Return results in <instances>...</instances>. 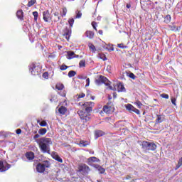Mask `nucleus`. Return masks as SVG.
I'll list each match as a JSON object with an SVG mask.
<instances>
[{
	"label": "nucleus",
	"mask_w": 182,
	"mask_h": 182,
	"mask_svg": "<svg viewBox=\"0 0 182 182\" xmlns=\"http://www.w3.org/2000/svg\"><path fill=\"white\" fill-rule=\"evenodd\" d=\"M36 141L37 144H38L41 153H43V154H51V156L54 160H56V161H58V163H63V159H62V158H60V156H59L56 152L53 151L50 154V146L53 144V142H52V139L41 137L36 140Z\"/></svg>",
	"instance_id": "1"
},
{
	"label": "nucleus",
	"mask_w": 182,
	"mask_h": 182,
	"mask_svg": "<svg viewBox=\"0 0 182 182\" xmlns=\"http://www.w3.org/2000/svg\"><path fill=\"white\" fill-rule=\"evenodd\" d=\"M80 106L82 107V110L77 112L81 120L83 123H87L90 120V117L89 113L93 110V106H95V102H85L84 103L80 102Z\"/></svg>",
	"instance_id": "2"
},
{
	"label": "nucleus",
	"mask_w": 182,
	"mask_h": 182,
	"mask_svg": "<svg viewBox=\"0 0 182 182\" xmlns=\"http://www.w3.org/2000/svg\"><path fill=\"white\" fill-rule=\"evenodd\" d=\"M141 146L144 151H149L150 150L154 151V150L157 149V145H156L154 142H149L146 141L141 142Z\"/></svg>",
	"instance_id": "3"
},
{
	"label": "nucleus",
	"mask_w": 182,
	"mask_h": 182,
	"mask_svg": "<svg viewBox=\"0 0 182 182\" xmlns=\"http://www.w3.org/2000/svg\"><path fill=\"white\" fill-rule=\"evenodd\" d=\"M49 167H50V162L46 160L41 164H37L36 171L38 173H43L46 168H49Z\"/></svg>",
	"instance_id": "4"
},
{
	"label": "nucleus",
	"mask_w": 182,
	"mask_h": 182,
	"mask_svg": "<svg viewBox=\"0 0 182 182\" xmlns=\"http://www.w3.org/2000/svg\"><path fill=\"white\" fill-rule=\"evenodd\" d=\"M29 70L33 76H36V75H39V72L41 71V66L37 63H32L30 65Z\"/></svg>",
	"instance_id": "5"
},
{
	"label": "nucleus",
	"mask_w": 182,
	"mask_h": 182,
	"mask_svg": "<svg viewBox=\"0 0 182 182\" xmlns=\"http://www.w3.org/2000/svg\"><path fill=\"white\" fill-rule=\"evenodd\" d=\"M78 171L80 173L86 176L90 173V168L85 164H82L78 166Z\"/></svg>",
	"instance_id": "6"
},
{
	"label": "nucleus",
	"mask_w": 182,
	"mask_h": 182,
	"mask_svg": "<svg viewBox=\"0 0 182 182\" xmlns=\"http://www.w3.org/2000/svg\"><path fill=\"white\" fill-rule=\"evenodd\" d=\"M109 80L107 77L103 76V75H100L99 78L95 80L96 85L98 86H100V85L105 84V86H109Z\"/></svg>",
	"instance_id": "7"
},
{
	"label": "nucleus",
	"mask_w": 182,
	"mask_h": 182,
	"mask_svg": "<svg viewBox=\"0 0 182 182\" xmlns=\"http://www.w3.org/2000/svg\"><path fill=\"white\" fill-rule=\"evenodd\" d=\"M100 159H97L96 156H91L87 159V164L88 166H91V167H95V166H97V164H95L93 163H99Z\"/></svg>",
	"instance_id": "8"
},
{
	"label": "nucleus",
	"mask_w": 182,
	"mask_h": 182,
	"mask_svg": "<svg viewBox=\"0 0 182 182\" xmlns=\"http://www.w3.org/2000/svg\"><path fill=\"white\" fill-rule=\"evenodd\" d=\"M9 168H11V164L0 161V173H4L7 170H9Z\"/></svg>",
	"instance_id": "9"
},
{
	"label": "nucleus",
	"mask_w": 182,
	"mask_h": 182,
	"mask_svg": "<svg viewBox=\"0 0 182 182\" xmlns=\"http://www.w3.org/2000/svg\"><path fill=\"white\" fill-rule=\"evenodd\" d=\"M63 36L67 39V41H69L70 39V36H72V29L69 28L68 27H66L63 31Z\"/></svg>",
	"instance_id": "10"
},
{
	"label": "nucleus",
	"mask_w": 182,
	"mask_h": 182,
	"mask_svg": "<svg viewBox=\"0 0 182 182\" xmlns=\"http://www.w3.org/2000/svg\"><path fill=\"white\" fill-rule=\"evenodd\" d=\"M141 6L144 11H146L150 6V0H141Z\"/></svg>",
	"instance_id": "11"
},
{
	"label": "nucleus",
	"mask_w": 182,
	"mask_h": 182,
	"mask_svg": "<svg viewBox=\"0 0 182 182\" xmlns=\"http://www.w3.org/2000/svg\"><path fill=\"white\" fill-rule=\"evenodd\" d=\"M43 19L46 22H50V14H49V11H45L43 12Z\"/></svg>",
	"instance_id": "12"
},
{
	"label": "nucleus",
	"mask_w": 182,
	"mask_h": 182,
	"mask_svg": "<svg viewBox=\"0 0 182 182\" xmlns=\"http://www.w3.org/2000/svg\"><path fill=\"white\" fill-rule=\"evenodd\" d=\"M25 157L28 160V161H33L35 159V153L32 151H28L25 154Z\"/></svg>",
	"instance_id": "13"
},
{
	"label": "nucleus",
	"mask_w": 182,
	"mask_h": 182,
	"mask_svg": "<svg viewBox=\"0 0 182 182\" xmlns=\"http://www.w3.org/2000/svg\"><path fill=\"white\" fill-rule=\"evenodd\" d=\"M164 122V117L161 114H156V119L155 121V124H159V123H163Z\"/></svg>",
	"instance_id": "14"
},
{
	"label": "nucleus",
	"mask_w": 182,
	"mask_h": 182,
	"mask_svg": "<svg viewBox=\"0 0 182 182\" xmlns=\"http://www.w3.org/2000/svg\"><path fill=\"white\" fill-rule=\"evenodd\" d=\"M94 168H96V170L99 171L100 174H105V172L106 171V170L99 164L95 165Z\"/></svg>",
	"instance_id": "15"
},
{
	"label": "nucleus",
	"mask_w": 182,
	"mask_h": 182,
	"mask_svg": "<svg viewBox=\"0 0 182 182\" xmlns=\"http://www.w3.org/2000/svg\"><path fill=\"white\" fill-rule=\"evenodd\" d=\"M112 109H113L112 107V105H105L103 107V112H105V113H107V114H109L110 113V112H112Z\"/></svg>",
	"instance_id": "16"
},
{
	"label": "nucleus",
	"mask_w": 182,
	"mask_h": 182,
	"mask_svg": "<svg viewBox=\"0 0 182 182\" xmlns=\"http://www.w3.org/2000/svg\"><path fill=\"white\" fill-rule=\"evenodd\" d=\"M105 135V132H103V131L102 130H97L95 132V139H99V137H102V136Z\"/></svg>",
	"instance_id": "17"
},
{
	"label": "nucleus",
	"mask_w": 182,
	"mask_h": 182,
	"mask_svg": "<svg viewBox=\"0 0 182 182\" xmlns=\"http://www.w3.org/2000/svg\"><path fill=\"white\" fill-rule=\"evenodd\" d=\"M85 35L87 38H89V39H93V38H95V33H93V31H87L85 32Z\"/></svg>",
	"instance_id": "18"
},
{
	"label": "nucleus",
	"mask_w": 182,
	"mask_h": 182,
	"mask_svg": "<svg viewBox=\"0 0 182 182\" xmlns=\"http://www.w3.org/2000/svg\"><path fill=\"white\" fill-rule=\"evenodd\" d=\"M68 111V109L66 108V107L64 106H61L59 109H58V112L60 113V114H65V113H66V112Z\"/></svg>",
	"instance_id": "19"
},
{
	"label": "nucleus",
	"mask_w": 182,
	"mask_h": 182,
	"mask_svg": "<svg viewBox=\"0 0 182 182\" xmlns=\"http://www.w3.org/2000/svg\"><path fill=\"white\" fill-rule=\"evenodd\" d=\"M67 54H68L67 59L70 60V59H73L75 58V52H73V51H68Z\"/></svg>",
	"instance_id": "20"
},
{
	"label": "nucleus",
	"mask_w": 182,
	"mask_h": 182,
	"mask_svg": "<svg viewBox=\"0 0 182 182\" xmlns=\"http://www.w3.org/2000/svg\"><path fill=\"white\" fill-rule=\"evenodd\" d=\"M16 16L18 19H23V11H22V10H18L16 12Z\"/></svg>",
	"instance_id": "21"
},
{
	"label": "nucleus",
	"mask_w": 182,
	"mask_h": 182,
	"mask_svg": "<svg viewBox=\"0 0 182 182\" xmlns=\"http://www.w3.org/2000/svg\"><path fill=\"white\" fill-rule=\"evenodd\" d=\"M164 18V22L165 23H170L171 22V16L169 14H167Z\"/></svg>",
	"instance_id": "22"
},
{
	"label": "nucleus",
	"mask_w": 182,
	"mask_h": 182,
	"mask_svg": "<svg viewBox=\"0 0 182 182\" xmlns=\"http://www.w3.org/2000/svg\"><path fill=\"white\" fill-rule=\"evenodd\" d=\"M46 132H48V129H46V128H41L38 130V134H41V136H43L44 134H46Z\"/></svg>",
	"instance_id": "23"
},
{
	"label": "nucleus",
	"mask_w": 182,
	"mask_h": 182,
	"mask_svg": "<svg viewBox=\"0 0 182 182\" xmlns=\"http://www.w3.org/2000/svg\"><path fill=\"white\" fill-rule=\"evenodd\" d=\"M127 76L128 77H130V79H133V80H134L136 77V75H134V73H133L132 72L127 73Z\"/></svg>",
	"instance_id": "24"
},
{
	"label": "nucleus",
	"mask_w": 182,
	"mask_h": 182,
	"mask_svg": "<svg viewBox=\"0 0 182 182\" xmlns=\"http://www.w3.org/2000/svg\"><path fill=\"white\" fill-rule=\"evenodd\" d=\"M118 92H126V88L124 87V85L123 84L119 83L118 85Z\"/></svg>",
	"instance_id": "25"
},
{
	"label": "nucleus",
	"mask_w": 182,
	"mask_h": 182,
	"mask_svg": "<svg viewBox=\"0 0 182 182\" xmlns=\"http://www.w3.org/2000/svg\"><path fill=\"white\" fill-rule=\"evenodd\" d=\"M37 123H39L41 127H46V126H48V123L46 122V121L41 122V120H37Z\"/></svg>",
	"instance_id": "26"
},
{
	"label": "nucleus",
	"mask_w": 182,
	"mask_h": 182,
	"mask_svg": "<svg viewBox=\"0 0 182 182\" xmlns=\"http://www.w3.org/2000/svg\"><path fill=\"white\" fill-rule=\"evenodd\" d=\"M54 16H55L54 19V22H59V21H60V17L59 16V12L54 13Z\"/></svg>",
	"instance_id": "27"
},
{
	"label": "nucleus",
	"mask_w": 182,
	"mask_h": 182,
	"mask_svg": "<svg viewBox=\"0 0 182 182\" xmlns=\"http://www.w3.org/2000/svg\"><path fill=\"white\" fill-rule=\"evenodd\" d=\"M126 109H127V110H129V112H133L134 107L132 106L131 104H127L126 105Z\"/></svg>",
	"instance_id": "28"
},
{
	"label": "nucleus",
	"mask_w": 182,
	"mask_h": 182,
	"mask_svg": "<svg viewBox=\"0 0 182 182\" xmlns=\"http://www.w3.org/2000/svg\"><path fill=\"white\" fill-rule=\"evenodd\" d=\"M64 88L65 85H63V84H58L55 86V89H57V90H63Z\"/></svg>",
	"instance_id": "29"
},
{
	"label": "nucleus",
	"mask_w": 182,
	"mask_h": 182,
	"mask_svg": "<svg viewBox=\"0 0 182 182\" xmlns=\"http://www.w3.org/2000/svg\"><path fill=\"white\" fill-rule=\"evenodd\" d=\"M68 75V77H73L74 76L76 75V71H75V70H70V71H69Z\"/></svg>",
	"instance_id": "30"
},
{
	"label": "nucleus",
	"mask_w": 182,
	"mask_h": 182,
	"mask_svg": "<svg viewBox=\"0 0 182 182\" xmlns=\"http://www.w3.org/2000/svg\"><path fill=\"white\" fill-rule=\"evenodd\" d=\"M80 68H85L86 67V61L85 60H80L79 63Z\"/></svg>",
	"instance_id": "31"
},
{
	"label": "nucleus",
	"mask_w": 182,
	"mask_h": 182,
	"mask_svg": "<svg viewBox=\"0 0 182 182\" xmlns=\"http://www.w3.org/2000/svg\"><path fill=\"white\" fill-rule=\"evenodd\" d=\"M89 144L86 143L85 141H80L79 143L80 147H86Z\"/></svg>",
	"instance_id": "32"
},
{
	"label": "nucleus",
	"mask_w": 182,
	"mask_h": 182,
	"mask_svg": "<svg viewBox=\"0 0 182 182\" xmlns=\"http://www.w3.org/2000/svg\"><path fill=\"white\" fill-rule=\"evenodd\" d=\"M80 18H82V11H77L75 19H80Z\"/></svg>",
	"instance_id": "33"
},
{
	"label": "nucleus",
	"mask_w": 182,
	"mask_h": 182,
	"mask_svg": "<svg viewBox=\"0 0 182 182\" xmlns=\"http://www.w3.org/2000/svg\"><path fill=\"white\" fill-rule=\"evenodd\" d=\"M68 23H69L70 28H73V23H75V19L74 18H69L68 19Z\"/></svg>",
	"instance_id": "34"
},
{
	"label": "nucleus",
	"mask_w": 182,
	"mask_h": 182,
	"mask_svg": "<svg viewBox=\"0 0 182 182\" xmlns=\"http://www.w3.org/2000/svg\"><path fill=\"white\" fill-rule=\"evenodd\" d=\"M36 2V0H31L30 1H28V6L31 7V6H33V5H35V3Z\"/></svg>",
	"instance_id": "35"
},
{
	"label": "nucleus",
	"mask_w": 182,
	"mask_h": 182,
	"mask_svg": "<svg viewBox=\"0 0 182 182\" xmlns=\"http://www.w3.org/2000/svg\"><path fill=\"white\" fill-rule=\"evenodd\" d=\"M117 47L120 49H127V46H124L123 43H119L117 45Z\"/></svg>",
	"instance_id": "36"
},
{
	"label": "nucleus",
	"mask_w": 182,
	"mask_h": 182,
	"mask_svg": "<svg viewBox=\"0 0 182 182\" xmlns=\"http://www.w3.org/2000/svg\"><path fill=\"white\" fill-rule=\"evenodd\" d=\"M89 48L91 49V50H92V52H96V47H95V45L90 44Z\"/></svg>",
	"instance_id": "37"
},
{
	"label": "nucleus",
	"mask_w": 182,
	"mask_h": 182,
	"mask_svg": "<svg viewBox=\"0 0 182 182\" xmlns=\"http://www.w3.org/2000/svg\"><path fill=\"white\" fill-rule=\"evenodd\" d=\"M8 134H6V132L4 131H1L0 132V137H6Z\"/></svg>",
	"instance_id": "38"
},
{
	"label": "nucleus",
	"mask_w": 182,
	"mask_h": 182,
	"mask_svg": "<svg viewBox=\"0 0 182 182\" xmlns=\"http://www.w3.org/2000/svg\"><path fill=\"white\" fill-rule=\"evenodd\" d=\"M66 14H68V9H66V8H63V14H62V16L63 18V16H66Z\"/></svg>",
	"instance_id": "39"
},
{
	"label": "nucleus",
	"mask_w": 182,
	"mask_h": 182,
	"mask_svg": "<svg viewBox=\"0 0 182 182\" xmlns=\"http://www.w3.org/2000/svg\"><path fill=\"white\" fill-rule=\"evenodd\" d=\"M132 112L134 113H136V114H140V110H139L137 108L134 107V109H132Z\"/></svg>",
	"instance_id": "40"
},
{
	"label": "nucleus",
	"mask_w": 182,
	"mask_h": 182,
	"mask_svg": "<svg viewBox=\"0 0 182 182\" xmlns=\"http://www.w3.org/2000/svg\"><path fill=\"white\" fill-rule=\"evenodd\" d=\"M68 68H69V67H68L66 65L63 64L60 66V70H66V69H68Z\"/></svg>",
	"instance_id": "41"
},
{
	"label": "nucleus",
	"mask_w": 182,
	"mask_h": 182,
	"mask_svg": "<svg viewBox=\"0 0 182 182\" xmlns=\"http://www.w3.org/2000/svg\"><path fill=\"white\" fill-rule=\"evenodd\" d=\"M43 77L44 79H48L49 77V73L48 72H45L43 73Z\"/></svg>",
	"instance_id": "42"
},
{
	"label": "nucleus",
	"mask_w": 182,
	"mask_h": 182,
	"mask_svg": "<svg viewBox=\"0 0 182 182\" xmlns=\"http://www.w3.org/2000/svg\"><path fill=\"white\" fill-rule=\"evenodd\" d=\"M92 26L93 29H95V31H97V28H96V26H97V23H96V22L93 21L92 23Z\"/></svg>",
	"instance_id": "43"
},
{
	"label": "nucleus",
	"mask_w": 182,
	"mask_h": 182,
	"mask_svg": "<svg viewBox=\"0 0 182 182\" xmlns=\"http://www.w3.org/2000/svg\"><path fill=\"white\" fill-rule=\"evenodd\" d=\"M85 79H86L85 87H88V86H90V78H85Z\"/></svg>",
	"instance_id": "44"
},
{
	"label": "nucleus",
	"mask_w": 182,
	"mask_h": 182,
	"mask_svg": "<svg viewBox=\"0 0 182 182\" xmlns=\"http://www.w3.org/2000/svg\"><path fill=\"white\" fill-rule=\"evenodd\" d=\"M78 96L77 99H82V97H85L86 95L85 93H81L80 95H77Z\"/></svg>",
	"instance_id": "45"
},
{
	"label": "nucleus",
	"mask_w": 182,
	"mask_h": 182,
	"mask_svg": "<svg viewBox=\"0 0 182 182\" xmlns=\"http://www.w3.org/2000/svg\"><path fill=\"white\" fill-rule=\"evenodd\" d=\"M161 97H163V99H168V94H161Z\"/></svg>",
	"instance_id": "46"
},
{
	"label": "nucleus",
	"mask_w": 182,
	"mask_h": 182,
	"mask_svg": "<svg viewBox=\"0 0 182 182\" xmlns=\"http://www.w3.org/2000/svg\"><path fill=\"white\" fill-rule=\"evenodd\" d=\"M176 98H172V99H171V103H172V105H173L174 106H176Z\"/></svg>",
	"instance_id": "47"
},
{
	"label": "nucleus",
	"mask_w": 182,
	"mask_h": 182,
	"mask_svg": "<svg viewBox=\"0 0 182 182\" xmlns=\"http://www.w3.org/2000/svg\"><path fill=\"white\" fill-rule=\"evenodd\" d=\"M33 16H34V18H38V11H33Z\"/></svg>",
	"instance_id": "48"
},
{
	"label": "nucleus",
	"mask_w": 182,
	"mask_h": 182,
	"mask_svg": "<svg viewBox=\"0 0 182 182\" xmlns=\"http://www.w3.org/2000/svg\"><path fill=\"white\" fill-rule=\"evenodd\" d=\"M16 134H21L22 133V130L21 129H18L16 131Z\"/></svg>",
	"instance_id": "49"
},
{
	"label": "nucleus",
	"mask_w": 182,
	"mask_h": 182,
	"mask_svg": "<svg viewBox=\"0 0 182 182\" xmlns=\"http://www.w3.org/2000/svg\"><path fill=\"white\" fill-rule=\"evenodd\" d=\"M107 106H112V107L113 108V102H112L111 101L108 102L107 103Z\"/></svg>",
	"instance_id": "50"
},
{
	"label": "nucleus",
	"mask_w": 182,
	"mask_h": 182,
	"mask_svg": "<svg viewBox=\"0 0 182 182\" xmlns=\"http://www.w3.org/2000/svg\"><path fill=\"white\" fill-rule=\"evenodd\" d=\"M39 137H40V135L38 134H37L34 135L33 139H34V140H36V139H39Z\"/></svg>",
	"instance_id": "51"
},
{
	"label": "nucleus",
	"mask_w": 182,
	"mask_h": 182,
	"mask_svg": "<svg viewBox=\"0 0 182 182\" xmlns=\"http://www.w3.org/2000/svg\"><path fill=\"white\" fill-rule=\"evenodd\" d=\"M171 31H177V27H176V26H171Z\"/></svg>",
	"instance_id": "52"
},
{
	"label": "nucleus",
	"mask_w": 182,
	"mask_h": 182,
	"mask_svg": "<svg viewBox=\"0 0 182 182\" xmlns=\"http://www.w3.org/2000/svg\"><path fill=\"white\" fill-rule=\"evenodd\" d=\"M136 105H137V106H139V107H140V106L143 105L140 101L136 102Z\"/></svg>",
	"instance_id": "53"
},
{
	"label": "nucleus",
	"mask_w": 182,
	"mask_h": 182,
	"mask_svg": "<svg viewBox=\"0 0 182 182\" xmlns=\"http://www.w3.org/2000/svg\"><path fill=\"white\" fill-rule=\"evenodd\" d=\"M107 86H109V89L110 90H114V89H113V87L110 85V84L109 83V85H107Z\"/></svg>",
	"instance_id": "54"
},
{
	"label": "nucleus",
	"mask_w": 182,
	"mask_h": 182,
	"mask_svg": "<svg viewBox=\"0 0 182 182\" xmlns=\"http://www.w3.org/2000/svg\"><path fill=\"white\" fill-rule=\"evenodd\" d=\"M116 97H117V94L116 92L113 93V98L116 99Z\"/></svg>",
	"instance_id": "55"
},
{
	"label": "nucleus",
	"mask_w": 182,
	"mask_h": 182,
	"mask_svg": "<svg viewBox=\"0 0 182 182\" xmlns=\"http://www.w3.org/2000/svg\"><path fill=\"white\" fill-rule=\"evenodd\" d=\"M98 33L99 35H103V31L102 30L98 31Z\"/></svg>",
	"instance_id": "56"
},
{
	"label": "nucleus",
	"mask_w": 182,
	"mask_h": 182,
	"mask_svg": "<svg viewBox=\"0 0 182 182\" xmlns=\"http://www.w3.org/2000/svg\"><path fill=\"white\" fill-rule=\"evenodd\" d=\"M101 59H102V60H107L106 55H104V58H101Z\"/></svg>",
	"instance_id": "57"
},
{
	"label": "nucleus",
	"mask_w": 182,
	"mask_h": 182,
	"mask_svg": "<svg viewBox=\"0 0 182 182\" xmlns=\"http://www.w3.org/2000/svg\"><path fill=\"white\" fill-rule=\"evenodd\" d=\"M78 78L85 80V79H87V77L80 76Z\"/></svg>",
	"instance_id": "58"
},
{
	"label": "nucleus",
	"mask_w": 182,
	"mask_h": 182,
	"mask_svg": "<svg viewBox=\"0 0 182 182\" xmlns=\"http://www.w3.org/2000/svg\"><path fill=\"white\" fill-rule=\"evenodd\" d=\"M126 6L129 9L131 8L132 5H130L129 4H127Z\"/></svg>",
	"instance_id": "59"
},
{
	"label": "nucleus",
	"mask_w": 182,
	"mask_h": 182,
	"mask_svg": "<svg viewBox=\"0 0 182 182\" xmlns=\"http://www.w3.org/2000/svg\"><path fill=\"white\" fill-rule=\"evenodd\" d=\"M131 177L130 176H127V177L125 178V180H130Z\"/></svg>",
	"instance_id": "60"
},
{
	"label": "nucleus",
	"mask_w": 182,
	"mask_h": 182,
	"mask_svg": "<svg viewBox=\"0 0 182 182\" xmlns=\"http://www.w3.org/2000/svg\"><path fill=\"white\" fill-rule=\"evenodd\" d=\"M74 58H79V55L75 54V55H74Z\"/></svg>",
	"instance_id": "61"
},
{
	"label": "nucleus",
	"mask_w": 182,
	"mask_h": 182,
	"mask_svg": "<svg viewBox=\"0 0 182 182\" xmlns=\"http://www.w3.org/2000/svg\"><path fill=\"white\" fill-rule=\"evenodd\" d=\"M108 99L109 100H112V96L109 95Z\"/></svg>",
	"instance_id": "62"
},
{
	"label": "nucleus",
	"mask_w": 182,
	"mask_h": 182,
	"mask_svg": "<svg viewBox=\"0 0 182 182\" xmlns=\"http://www.w3.org/2000/svg\"><path fill=\"white\" fill-rule=\"evenodd\" d=\"M34 21L36 22V21H38V17H34Z\"/></svg>",
	"instance_id": "63"
},
{
	"label": "nucleus",
	"mask_w": 182,
	"mask_h": 182,
	"mask_svg": "<svg viewBox=\"0 0 182 182\" xmlns=\"http://www.w3.org/2000/svg\"><path fill=\"white\" fill-rule=\"evenodd\" d=\"M91 99H92V100H95V96H92V97H91Z\"/></svg>",
	"instance_id": "64"
}]
</instances>
